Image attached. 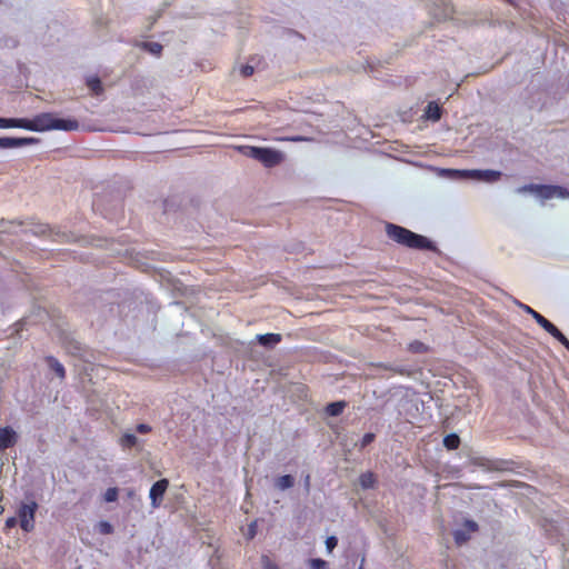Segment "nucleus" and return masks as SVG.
Masks as SVG:
<instances>
[{"label": "nucleus", "mask_w": 569, "mask_h": 569, "mask_svg": "<svg viewBox=\"0 0 569 569\" xmlns=\"http://www.w3.org/2000/svg\"><path fill=\"white\" fill-rule=\"evenodd\" d=\"M254 535H256V523H251V525L249 526V537H250V538H253V537H254Z\"/></svg>", "instance_id": "40"}, {"label": "nucleus", "mask_w": 569, "mask_h": 569, "mask_svg": "<svg viewBox=\"0 0 569 569\" xmlns=\"http://www.w3.org/2000/svg\"><path fill=\"white\" fill-rule=\"evenodd\" d=\"M346 407H347V402L345 400H338V401L329 402L326 406L325 411L329 417H338L339 415H341L343 412Z\"/></svg>", "instance_id": "16"}, {"label": "nucleus", "mask_w": 569, "mask_h": 569, "mask_svg": "<svg viewBox=\"0 0 569 569\" xmlns=\"http://www.w3.org/2000/svg\"><path fill=\"white\" fill-rule=\"evenodd\" d=\"M460 529L468 531V533H475L478 531V523L472 520H463Z\"/></svg>", "instance_id": "34"}, {"label": "nucleus", "mask_w": 569, "mask_h": 569, "mask_svg": "<svg viewBox=\"0 0 569 569\" xmlns=\"http://www.w3.org/2000/svg\"><path fill=\"white\" fill-rule=\"evenodd\" d=\"M517 306L523 310L525 313L527 315H530L532 317V319H535L537 321V323L543 329L546 327H549L552 325L551 321H549L547 318H545L542 315H540L539 312H537L535 309H532L530 306L528 305H523L519 301L516 302Z\"/></svg>", "instance_id": "13"}, {"label": "nucleus", "mask_w": 569, "mask_h": 569, "mask_svg": "<svg viewBox=\"0 0 569 569\" xmlns=\"http://www.w3.org/2000/svg\"><path fill=\"white\" fill-rule=\"evenodd\" d=\"M470 535L471 533H468V531L463 529H455L452 532L453 541L460 547L469 541Z\"/></svg>", "instance_id": "24"}, {"label": "nucleus", "mask_w": 569, "mask_h": 569, "mask_svg": "<svg viewBox=\"0 0 569 569\" xmlns=\"http://www.w3.org/2000/svg\"><path fill=\"white\" fill-rule=\"evenodd\" d=\"M46 365L50 370H52L59 379L63 380L67 377V371L64 370L63 365L59 361L58 358L53 356H47L44 358Z\"/></svg>", "instance_id": "14"}, {"label": "nucleus", "mask_w": 569, "mask_h": 569, "mask_svg": "<svg viewBox=\"0 0 569 569\" xmlns=\"http://www.w3.org/2000/svg\"><path fill=\"white\" fill-rule=\"evenodd\" d=\"M39 142L40 140L37 137L2 136L0 137V150L19 149Z\"/></svg>", "instance_id": "8"}, {"label": "nucleus", "mask_w": 569, "mask_h": 569, "mask_svg": "<svg viewBox=\"0 0 569 569\" xmlns=\"http://www.w3.org/2000/svg\"><path fill=\"white\" fill-rule=\"evenodd\" d=\"M37 510L38 503L36 500H32L29 503L21 502L19 510H17V520L20 522L22 531L29 533L33 530Z\"/></svg>", "instance_id": "6"}, {"label": "nucleus", "mask_w": 569, "mask_h": 569, "mask_svg": "<svg viewBox=\"0 0 569 569\" xmlns=\"http://www.w3.org/2000/svg\"><path fill=\"white\" fill-rule=\"evenodd\" d=\"M460 437L456 432H450L443 438V447H446L447 450L458 449L460 447Z\"/></svg>", "instance_id": "19"}, {"label": "nucleus", "mask_w": 569, "mask_h": 569, "mask_svg": "<svg viewBox=\"0 0 569 569\" xmlns=\"http://www.w3.org/2000/svg\"><path fill=\"white\" fill-rule=\"evenodd\" d=\"M17 440L18 435L12 427H0V452H3L9 448H13Z\"/></svg>", "instance_id": "11"}, {"label": "nucleus", "mask_w": 569, "mask_h": 569, "mask_svg": "<svg viewBox=\"0 0 569 569\" xmlns=\"http://www.w3.org/2000/svg\"><path fill=\"white\" fill-rule=\"evenodd\" d=\"M477 466L487 471L505 472L510 471L515 466V461L505 459H479Z\"/></svg>", "instance_id": "9"}, {"label": "nucleus", "mask_w": 569, "mask_h": 569, "mask_svg": "<svg viewBox=\"0 0 569 569\" xmlns=\"http://www.w3.org/2000/svg\"><path fill=\"white\" fill-rule=\"evenodd\" d=\"M558 342L561 343V346L567 348V350L569 351V339L568 338H563L562 340H560Z\"/></svg>", "instance_id": "41"}, {"label": "nucleus", "mask_w": 569, "mask_h": 569, "mask_svg": "<svg viewBox=\"0 0 569 569\" xmlns=\"http://www.w3.org/2000/svg\"><path fill=\"white\" fill-rule=\"evenodd\" d=\"M240 73L242 77H251L254 73V68L250 64H242L240 69Z\"/></svg>", "instance_id": "36"}, {"label": "nucleus", "mask_w": 569, "mask_h": 569, "mask_svg": "<svg viewBox=\"0 0 569 569\" xmlns=\"http://www.w3.org/2000/svg\"><path fill=\"white\" fill-rule=\"evenodd\" d=\"M523 190H529L536 192L537 197L541 199H552V198H568L569 190L561 186L556 184H527L523 187Z\"/></svg>", "instance_id": "7"}, {"label": "nucleus", "mask_w": 569, "mask_h": 569, "mask_svg": "<svg viewBox=\"0 0 569 569\" xmlns=\"http://www.w3.org/2000/svg\"><path fill=\"white\" fill-rule=\"evenodd\" d=\"M24 233H30L34 237H43L48 238L54 242L59 243H69L76 241V237L73 233L69 231H61L58 228H52L49 224L43 223H32L28 230L23 231Z\"/></svg>", "instance_id": "4"}, {"label": "nucleus", "mask_w": 569, "mask_h": 569, "mask_svg": "<svg viewBox=\"0 0 569 569\" xmlns=\"http://www.w3.org/2000/svg\"><path fill=\"white\" fill-rule=\"evenodd\" d=\"M23 129L36 132L48 130L74 131L79 122L73 118H60L53 112H42L32 118L0 117V129Z\"/></svg>", "instance_id": "1"}, {"label": "nucleus", "mask_w": 569, "mask_h": 569, "mask_svg": "<svg viewBox=\"0 0 569 569\" xmlns=\"http://www.w3.org/2000/svg\"><path fill=\"white\" fill-rule=\"evenodd\" d=\"M138 440V437L132 432H124L120 439V445L123 448L131 449L132 447H137Z\"/></svg>", "instance_id": "23"}, {"label": "nucleus", "mask_w": 569, "mask_h": 569, "mask_svg": "<svg viewBox=\"0 0 569 569\" xmlns=\"http://www.w3.org/2000/svg\"><path fill=\"white\" fill-rule=\"evenodd\" d=\"M98 531L101 535H111L114 532V527L107 520H101L98 523Z\"/></svg>", "instance_id": "29"}, {"label": "nucleus", "mask_w": 569, "mask_h": 569, "mask_svg": "<svg viewBox=\"0 0 569 569\" xmlns=\"http://www.w3.org/2000/svg\"><path fill=\"white\" fill-rule=\"evenodd\" d=\"M376 477L373 472H366L360 475L359 485L362 489H371L375 488Z\"/></svg>", "instance_id": "22"}, {"label": "nucleus", "mask_w": 569, "mask_h": 569, "mask_svg": "<svg viewBox=\"0 0 569 569\" xmlns=\"http://www.w3.org/2000/svg\"><path fill=\"white\" fill-rule=\"evenodd\" d=\"M295 477L291 475H282L276 479L274 487L280 490H287L295 486Z\"/></svg>", "instance_id": "20"}, {"label": "nucleus", "mask_w": 569, "mask_h": 569, "mask_svg": "<svg viewBox=\"0 0 569 569\" xmlns=\"http://www.w3.org/2000/svg\"><path fill=\"white\" fill-rule=\"evenodd\" d=\"M311 569H329L327 560L320 558L309 560Z\"/></svg>", "instance_id": "33"}, {"label": "nucleus", "mask_w": 569, "mask_h": 569, "mask_svg": "<svg viewBox=\"0 0 569 569\" xmlns=\"http://www.w3.org/2000/svg\"><path fill=\"white\" fill-rule=\"evenodd\" d=\"M303 488H305L307 493L310 492V488H311V477H310V473H306V476L303 478Z\"/></svg>", "instance_id": "38"}, {"label": "nucleus", "mask_w": 569, "mask_h": 569, "mask_svg": "<svg viewBox=\"0 0 569 569\" xmlns=\"http://www.w3.org/2000/svg\"><path fill=\"white\" fill-rule=\"evenodd\" d=\"M361 562H363V559L361 560ZM358 569H362V563H360V567Z\"/></svg>", "instance_id": "42"}, {"label": "nucleus", "mask_w": 569, "mask_h": 569, "mask_svg": "<svg viewBox=\"0 0 569 569\" xmlns=\"http://www.w3.org/2000/svg\"><path fill=\"white\" fill-rule=\"evenodd\" d=\"M169 485L170 482L168 479H161L154 482L151 489H149V499H151L152 508L161 507L163 496L166 490L169 488Z\"/></svg>", "instance_id": "10"}, {"label": "nucleus", "mask_w": 569, "mask_h": 569, "mask_svg": "<svg viewBox=\"0 0 569 569\" xmlns=\"http://www.w3.org/2000/svg\"><path fill=\"white\" fill-rule=\"evenodd\" d=\"M12 224H16V226H23V222L21 220H7L4 218H0V233H8V234H13L14 232L11 231L9 228H7V226H12Z\"/></svg>", "instance_id": "27"}, {"label": "nucleus", "mask_w": 569, "mask_h": 569, "mask_svg": "<svg viewBox=\"0 0 569 569\" xmlns=\"http://www.w3.org/2000/svg\"><path fill=\"white\" fill-rule=\"evenodd\" d=\"M378 367L400 376H409L412 371L405 365H378Z\"/></svg>", "instance_id": "21"}, {"label": "nucleus", "mask_w": 569, "mask_h": 569, "mask_svg": "<svg viewBox=\"0 0 569 569\" xmlns=\"http://www.w3.org/2000/svg\"><path fill=\"white\" fill-rule=\"evenodd\" d=\"M453 176L471 178L486 183H493L501 178V171L495 169H447Z\"/></svg>", "instance_id": "5"}, {"label": "nucleus", "mask_w": 569, "mask_h": 569, "mask_svg": "<svg viewBox=\"0 0 569 569\" xmlns=\"http://www.w3.org/2000/svg\"><path fill=\"white\" fill-rule=\"evenodd\" d=\"M2 242H3V240H2V239H1V237H0V244H1Z\"/></svg>", "instance_id": "43"}, {"label": "nucleus", "mask_w": 569, "mask_h": 569, "mask_svg": "<svg viewBox=\"0 0 569 569\" xmlns=\"http://www.w3.org/2000/svg\"><path fill=\"white\" fill-rule=\"evenodd\" d=\"M67 349L70 353L77 357L83 356V345L77 340L71 339L67 342Z\"/></svg>", "instance_id": "25"}, {"label": "nucleus", "mask_w": 569, "mask_h": 569, "mask_svg": "<svg viewBox=\"0 0 569 569\" xmlns=\"http://www.w3.org/2000/svg\"><path fill=\"white\" fill-rule=\"evenodd\" d=\"M86 86L92 91V94L98 97L102 93V82L99 76H90L86 78Z\"/></svg>", "instance_id": "17"}, {"label": "nucleus", "mask_w": 569, "mask_h": 569, "mask_svg": "<svg viewBox=\"0 0 569 569\" xmlns=\"http://www.w3.org/2000/svg\"><path fill=\"white\" fill-rule=\"evenodd\" d=\"M119 490L117 487H109L104 493V501L114 502L118 500Z\"/></svg>", "instance_id": "31"}, {"label": "nucleus", "mask_w": 569, "mask_h": 569, "mask_svg": "<svg viewBox=\"0 0 569 569\" xmlns=\"http://www.w3.org/2000/svg\"><path fill=\"white\" fill-rule=\"evenodd\" d=\"M256 340L258 345L264 347L266 349H273L276 345L281 342L282 337L280 333L267 332L263 335H257Z\"/></svg>", "instance_id": "12"}, {"label": "nucleus", "mask_w": 569, "mask_h": 569, "mask_svg": "<svg viewBox=\"0 0 569 569\" xmlns=\"http://www.w3.org/2000/svg\"><path fill=\"white\" fill-rule=\"evenodd\" d=\"M376 440V435L373 432H366L365 436L360 439L359 442V450L365 449L367 446H369L371 442Z\"/></svg>", "instance_id": "30"}, {"label": "nucleus", "mask_w": 569, "mask_h": 569, "mask_svg": "<svg viewBox=\"0 0 569 569\" xmlns=\"http://www.w3.org/2000/svg\"><path fill=\"white\" fill-rule=\"evenodd\" d=\"M423 117L433 122L439 121L441 117V107L439 103L435 101L428 102L427 108H425Z\"/></svg>", "instance_id": "15"}, {"label": "nucleus", "mask_w": 569, "mask_h": 569, "mask_svg": "<svg viewBox=\"0 0 569 569\" xmlns=\"http://www.w3.org/2000/svg\"><path fill=\"white\" fill-rule=\"evenodd\" d=\"M546 332L553 337L557 341L566 339L562 331H560L555 323L545 328Z\"/></svg>", "instance_id": "28"}, {"label": "nucleus", "mask_w": 569, "mask_h": 569, "mask_svg": "<svg viewBox=\"0 0 569 569\" xmlns=\"http://www.w3.org/2000/svg\"><path fill=\"white\" fill-rule=\"evenodd\" d=\"M260 563H262L263 569H280V567L267 555H263L262 558H260Z\"/></svg>", "instance_id": "32"}, {"label": "nucleus", "mask_w": 569, "mask_h": 569, "mask_svg": "<svg viewBox=\"0 0 569 569\" xmlns=\"http://www.w3.org/2000/svg\"><path fill=\"white\" fill-rule=\"evenodd\" d=\"M17 523H20L17 518L11 517L6 520V528L11 529L17 526Z\"/></svg>", "instance_id": "39"}, {"label": "nucleus", "mask_w": 569, "mask_h": 569, "mask_svg": "<svg viewBox=\"0 0 569 569\" xmlns=\"http://www.w3.org/2000/svg\"><path fill=\"white\" fill-rule=\"evenodd\" d=\"M152 431V427L146 423H139L137 426V432L139 433H149Z\"/></svg>", "instance_id": "37"}, {"label": "nucleus", "mask_w": 569, "mask_h": 569, "mask_svg": "<svg viewBox=\"0 0 569 569\" xmlns=\"http://www.w3.org/2000/svg\"><path fill=\"white\" fill-rule=\"evenodd\" d=\"M244 157L257 160L266 168H273L283 160V154L278 149L256 146H244L241 148Z\"/></svg>", "instance_id": "3"}, {"label": "nucleus", "mask_w": 569, "mask_h": 569, "mask_svg": "<svg viewBox=\"0 0 569 569\" xmlns=\"http://www.w3.org/2000/svg\"><path fill=\"white\" fill-rule=\"evenodd\" d=\"M408 351L412 353H426L429 351V347L427 343L421 342L420 340H415L408 345Z\"/></svg>", "instance_id": "26"}, {"label": "nucleus", "mask_w": 569, "mask_h": 569, "mask_svg": "<svg viewBox=\"0 0 569 569\" xmlns=\"http://www.w3.org/2000/svg\"><path fill=\"white\" fill-rule=\"evenodd\" d=\"M137 47L147 51L153 57L162 56L163 46L158 42H140L137 44Z\"/></svg>", "instance_id": "18"}, {"label": "nucleus", "mask_w": 569, "mask_h": 569, "mask_svg": "<svg viewBox=\"0 0 569 569\" xmlns=\"http://www.w3.org/2000/svg\"><path fill=\"white\" fill-rule=\"evenodd\" d=\"M385 232H387L389 240L408 249L438 252V248L433 241L419 233L408 230L403 226L388 222L385 224Z\"/></svg>", "instance_id": "2"}, {"label": "nucleus", "mask_w": 569, "mask_h": 569, "mask_svg": "<svg viewBox=\"0 0 569 569\" xmlns=\"http://www.w3.org/2000/svg\"><path fill=\"white\" fill-rule=\"evenodd\" d=\"M337 545H338V539L336 536H329L327 538L326 548L329 553L332 552L337 548Z\"/></svg>", "instance_id": "35"}]
</instances>
